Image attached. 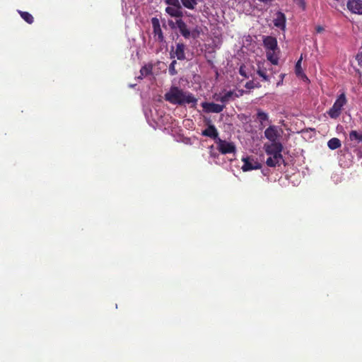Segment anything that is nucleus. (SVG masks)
<instances>
[{
	"label": "nucleus",
	"instance_id": "obj_1",
	"mask_svg": "<svg viewBox=\"0 0 362 362\" xmlns=\"http://www.w3.org/2000/svg\"><path fill=\"white\" fill-rule=\"evenodd\" d=\"M164 98L166 101L177 105L192 104L194 107L197 103V99L192 93L185 91L177 86H172L165 94Z\"/></svg>",
	"mask_w": 362,
	"mask_h": 362
},
{
	"label": "nucleus",
	"instance_id": "obj_2",
	"mask_svg": "<svg viewBox=\"0 0 362 362\" xmlns=\"http://www.w3.org/2000/svg\"><path fill=\"white\" fill-rule=\"evenodd\" d=\"M263 45L266 49V57L268 61L272 64L277 65L279 57L276 51L279 50L277 40L272 36H264L263 37Z\"/></svg>",
	"mask_w": 362,
	"mask_h": 362
},
{
	"label": "nucleus",
	"instance_id": "obj_3",
	"mask_svg": "<svg viewBox=\"0 0 362 362\" xmlns=\"http://www.w3.org/2000/svg\"><path fill=\"white\" fill-rule=\"evenodd\" d=\"M347 103V99L344 93L338 95L332 107L327 112V114L332 119H337L344 109V106Z\"/></svg>",
	"mask_w": 362,
	"mask_h": 362
},
{
	"label": "nucleus",
	"instance_id": "obj_4",
	"mask_svg": "<svg viewBox=\"0 0 362 362\" xmlns=\"http://www.w3.org/2000/svg\"><path fill=\"white\" fill-rule=\"evenodd\" d=\"M217 148L222 154L234 153L235 151V146L232 142H228L220 138L216 141Z\"/></svg>",
	"mask_w": 362,
	"mask_h": 362
},
{
	"label": "nucleus",
	"instance_id": "obj_5",
	"mask_svg": "<svg viewBox=\"0 0 362 362\" xmlns=\"http://www.w3.org/2000/svg\"><path fill=\"white\" fill-rule=\"evenodd\" d=\"M242 160L243 162V165L241 168L244 172L257 170L262 168V165L257 161V160L252 157H244L242 158Z\"/></svg>",
	"mask_w": 362,
	"mask_h": 362
},
{
	"label": "nucleus",
	"instance_id": "obj_6",
	"mask_svg": "<svg viewBox=\"0 0 362 362\" xmlns=\"http://www.w3.org/2000/svg\"><path fill=\"white\" fill-rule=\"evenodd\" d=\"M185 45L183 43H177L175 49L172 47L170 52V58H177L178 60L183 61L186 59L185 57Z\"/></svg>",
	"mask_w": 362,
	"mask_h": 362
},
{
	"label": "nucleus",
	"instance_id": "obj_7",
	"mask_svg": "<svg viewBox=\"0 0 362 362\" xmlns=\"http://www.w3.org/2000/svg\"><path fill=\"white\" fill-rule=\"evenodd\" d=\"M283 145L281 142H273L269 145L265 146L267 154L270 156H282Z\"/></svg>",
	"mask_w": 362,
	"mask_h": 362
},
{
	"label": "nucleus",
	"instance_id": "obj_8",
	"mask_svg": "<svg viewBox=\"0 0 362 362\" xmlns=\"http://www.w3.org/2000/svg\"><path fill=\"white\" fill-rule=\"evenodd\" d=\"M346 6L352 13L362 15V0H348Z\"/></svg>",
	"mask_w": 362,
	"mask_h": 362
},
{
	"label": "nucleus",
	"instance_id": "obj_9",
	"mask_svg": "<svg viewBox=\"0 0 362 362\" xmlns=\"http://www.w3.org/2000/svg\"><path fill=\"white\" fill-rule=\"evenodd\" d=\"M264 136L272 143L278 142L277 139L280 136V134L278 132V127L274 125L269 126L265 129Z\"/></svg>",
	"mask_w": 362,
	"mask_h": 362
},
{
	"label": "nucleus",
	"instance_id": "obj_10",
	"mask_svg": "<svg viewBox=\"0 0 362 362\" xmlns=\"http://www.w3.org/2000/svg\"><path fill=\"white\" fill-rule=\"evenodd\" d=\"M202 106L206 112L214 113H219L225 108V105L214 103H203Z\"/></svg>",
	"mask_w": 362,
	"mask_h": 362
},
{
	"label": "nucleus",
	"instance_id": "obj_11",
	"mask_svg": "<svg viewBox=\"0 0 362 362\" xmlns=\"http://www.w3.org/2000/svg\"><path fill=\"white\" fill-rule=\"evenodd\" d=\"M151 23L155 37H156L158 41L163 42L164 40V36L160 25L159 20L157 18H153L151 19Z\"/></svg>",
	"mask_w": 362,
	"mask_h": 362
},
{
	"label": "nucleus",
	"instance_id": "obj_12",
	"mask_svg": "<svg viewBox=\"0 0 362 362\" xmlns=\"http://www.w3.org/2000/svg\"><path fill=\"white\" fill-rule=\"evenodd\" d=\"M274 25L281 30L285 29L286 16L284 13L281 11H278L276 13V18L274 19Z\"/></svg>",
	"mask_w": 362,
	"mask_h": 362
},
{
	"label": "nucleus",
	"instance_id": "obj_13",
	"mask_svg": "<svg viewBox=\"0 0 362 362\" xmlns=\"http://www.w3.org/2000/svg\"><path fill=\"white\" fill-rule=\"evenodd\" d=\"M176 25L180 30V34L186 39L190 37V31L187 28V24L182 20L176 21Z\"/></svg>",
	"mask_w": 362,
	"mask_h": 362
},
{
	"label": "nucleus",
	"instance_id": "obj_14",
	"mask_svg": "<svg viewBox=\"0 0 362 362\" xmlns=\"http://www.w3.org/2000/svg\"><path fill=\"white\" fill-rule=\"evenodd\" d=\"M284 163L282 156H270L266 160V163L269 167L280 166L281 163Z\"/></svg>",
	"mask_w": 362,
	"mask_h": 362
},
{
	"label": "nucleus",
	"instance_id": "obj_15",
	"mask_svg": "<svg viewBox=\"0 0 362 362\" xmlns=\"http://www.w3.org/2000/svg\"><path fill=\"white\" fill-rule=\"evenodd\" d=\"M202 134L204 136L216 139V141L218 138V131L214 124H209L208 127L202 132Z\"/></svg>",
	"mask_w": 362,
	"mask_h": 362
},
{
	"label": "nucleus",
	"instance_id": "obj_16",
	"mask_svg": "<svg viewBox=\"0 0 362 362\" xmlns=\"http://www.w3.org/2000/svg\"><path fill=\"white\" fill-rule=\"evenodd\" d=\"M165 11L168 14L173 17L180 18L183 16L181 10V6H168L165 8Z\"/></svg>",
	"mask_w": 362,
	"mask_h": 362
},
{
	"label": "nucleus",
	"instance_id": "obj_17",
	"mask_svg": "<svg viewBox=\"0 0 362 362\" xmlns=\"http://www.w3.org/2000/svg\"><path fill=\"white\" fill-rule=\"evenodd\" d=\"M239 95L234 93V91L229 90L227 93H226L224 95H221L219 98L217 99V100L226 103L230 101V100L234 99V98H238Z\"/></svg>",
	"mask_w": 362,
	"mask_h": 362
},
{
	"label": "nucleus",
	"instance_id": "obj_18",
	"mask_svg": "<svg viewBox=\"0 0 362 362\" xmlns=\"http://www.w3.org/2000/svg\"><path fill=\"white\" fill-rule=\"evenodd\" d=\"M302 57H300V59L297 61L296 66H295V72L297 76L301 77L302 78H305L306 80H308V77L304 74L303 69L301 67V62H302Z\"/></svg>",
	"mask_w": 362,
	"mask_h": 362
},
{
	"label": "nucleus",
	"instance_id": "obj_19",
	"mask_svg": "<svg viewBox=\"0 0 362 362\" xmlns=\"http://www.w3.org/2000/svg\"><path fill=\"white\" fill-rule=\"evenodd\" d=\"M153 65L151 64H146L141 68V75L138 77L139 78H143L147 76L152 74Z\"/></svg>",
	"mask_w": 362,
	"mask_h": 362
},
{
	"label": "nucleus",
	"instance_id": "obj_20",
	"mask_svg": "<svg viewBox=\"0 0 362 362\" xmlns=\"http://www.w3.org/2000/svg\"><path fill=\"white\" fill-rule=\"evenodd\" d=\"M341 146V142L338 138H332L327 142V146L331 150H335L340 148Z\"/></svg>",
	"mask_w": 362,
	"mask_h": 362
},
{
	"label": "nucleus",
	"instance_id": "obj_21",
	"mask_svg": "<svg viewBox=\"0 0 362 362\" xmlns=\"http://www.w3.org/2000/svg\"><path fill=\"white\" fill-rule=\"evenodd\" d=\"M18 13L20 14L21 17L28 24H32L34 22V18L30 13L20 10L18 11Z\"/></svg>",
	"mask_w": 362,
	"mask_h": 362
},
{
	"label": "nucleus",
	"instance_id": "obj_22",
	"mask_svg": "<svg viewBox=\"0 0 362 362\" xmlns=\"http://www.w3.org/2000/svg\"><path fill=\"white\" fill-rule=\"evenodd\" d=\"M257 74L262 78L264 81H269V78L268 75L267 74V69L260 65H258V69L257 70Z\"/></svg>",
	"mask_w": 362,
	"mask_h": 362
},
{
	"label": "nucleus",
	"instance_id": "obj_23",
	"mask_svg": "<svg viewBox=\"0 0 362 362\" xmlns=\"http://www.w3.org/2000/svg\"><path fill=\"white\" fill-rule=\"evenodd\" d=\"M257 118L259 120V122H260V124L262 126L263 122L265 121H267L269 119V116L266 112H264L262 110L259 109V110H257Z\"/></svg>",
	"mask_w": 362,
	"mask_h": 362
},
{
	"label": "nucleus",
	"instance_id": "obj_24",
	"mask_svg": "<svg viewBox=\"0 0 362 362\" xmlns=\"http://www.w3.org/2000/svg\"><path fill=\"white\" fill-rule=\"evenodd\" d=\"M182 4L187 8L194 9L197 4V0H181Z\"/></svg>",
	"mask_w": 362,
	"mask_h": 362
},
{
	"label": "nucleus",
	"instance_id": "obj_25",
	"mask_svg": "<svg viewBox=\"0 0 362 362\" xmlns=\"http://www.w3.org/2000/svg\"><path fill=\"white\" fill-rule=\"evenodd\" d=\"M349 139L350 140H356L358 143L362 142V134L358 133L355 130H352L349 133Z\"/></svg>",
	"mask_w": 362,
	"mask_h": 362
},
{
	"label": "nucleus",
	"instance_id": "obj_26",
	"mask_svg": "<svg viewBox=\"0 0 362 362\" xmlns=\"http://www.w3.org/2000/svg\"><path fill=\"white\" fill-rule=\"evenodd\" d=\"M176 64H177L176 60H173L169 66L168 71H169L170 75H171V76H175L177 74V71L175 69Z\"/></svg>",
	"mask_w": 362,
	"mask_h": 362
},
{
	"label": "nucleus",
	"instance_id": "obj_27",
	"mask_svg": "<svg viewBox=\"0 0 362 362\" xmlns=\"http://www.w3.org/2000/svg\"><path fill=\"white\" fill-rule=\"evenodd\" d=\"M239 74L242 76H243V77H245L246 78H249V76H248V74H247V73L246 71V66L244 64H243V65H241L240 66V68H239Z\"/></svg>",
	"mask_w": 362,
	"mask_h": 362
},
{
	"label": "nucleus",
	"instance_id": "obj_28",
	"mask_svg": "<svg viewBox=\"0 0 362 362\" xmlns=\"http://www.w3.org/2000/svg\"><path fill=\"white\" fill-rule=\"evenodd\" d=\"M200 35V28H196L192 32H190V37L194 39L197 38Z\"/></svg>",
	"mask_w": 362,
	"mask_h": 362
},
{
	"label": "nucleus",
	"instance_id": "obj_29",
	"mask_svg": "<svg viewBox=\"0 0 362 362\" xmlns=\"http://www.w3.org/2000/svg\"><path fill=\"white\" fill-rule=\"evenodd\" d=\"M297 5H298L303 10L306 8V3L305 0H293Z\"/></svg>",
	"mask_w": 362,
	"mask_h": 362
},
{
	"label": "nucleus",
	"instance_id": "obj_30",
	"mask_svg": "<svg viewBox=\"0 0 362 362\" xmlns=\"http://www.w3.org/2000/svg\"><path fill=\"white\" fill-rule=\"evenodd\" d=\"M165 2H166L167 4L171 6H180L179 0H165Z\"/></svg>",
	"mask_w": 362,
	"mask_h": 362
},
{
	"label": "nucleus",
	"instance_id": "obj_31",
	"mask_svg": "<svg viewBox=\"0 0 362 362\" xmlns=\"http://www.w3.org/2000/svg\"><path fill=\"white\" fill-rule=\"evenodd\" d=\"M245 87L247 89H252L255 87V83L253 81H249L246 83Z\"/></svg>",
	"mask_w": 362,
	"mask_h": 362
},
{
	"label": "nucleus",
	"instance_id": "obj_32",
	"mask_svg": "<svg viewBox=\"0 0 362 362\" xmlns=\"http://www.w3.org/2000/svg\"><path fill=\"white\" fill-rule=\"evenodd\" d=\"M356 60L358 65L362 67V51L356 55Z\"/></svg>",
	"mask_w": 362,
	"mask_h": 362
},
{
	"label": "nucleus",
	"instance_id": "obj_33",
	"mask_svg": "<svg viewBox=\"0 0 362 362\" xmlns=\"http://www.w3.org/2000/svg\"><path fill=\"white\" fill-rule=\"evenodd\" d=\"M315 30H316L317 33H321V32H322L324 30V28L320 26V25H318V26L316 27Z\"/></svg>",
	"mask_w": 362,
	"mask_h": 362
}]
</instances>
